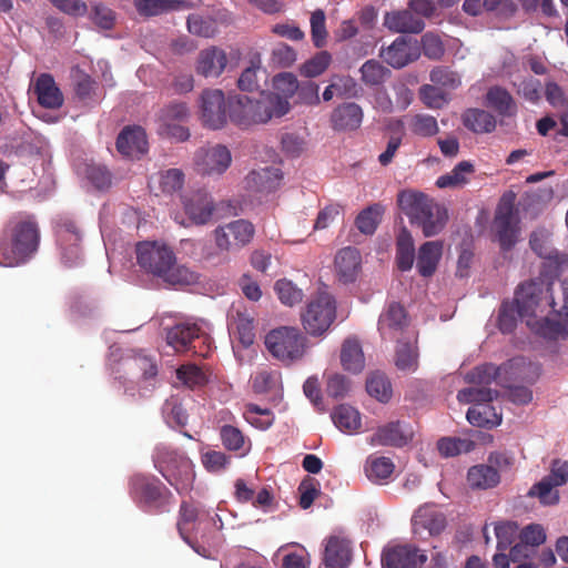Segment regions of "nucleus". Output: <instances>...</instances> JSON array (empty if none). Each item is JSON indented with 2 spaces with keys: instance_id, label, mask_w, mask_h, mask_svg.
<instances>
[{
  "instance_id": "nucleus-32",
  "label": "nucleus",
  "mask_w": 568,
  "mask_h": 568,
  "mask_svg": "<svg viewBox=\"0 0 568 568\" xmlns=\"http://www.w3.org/2000/svg\"><path fill=\"white\" fill-rule=\"evenodd\" d=\"M363 120L362 108L354 102H347L334 109L331 122L334 130L347 131L359 128Z\"/></svg>"
},
{
  "instance_id": "nucleus-45",
  "label": "nucleus",
  "mask_w": 568,
  "mask_h": 568,
  "mask_svg": "<svg viewBox=\"0 0 568 568\" xmlns=\"http://www.w3.org/2000/svg\"><path fill=\"white\" fill-rule=\"evenodd\" d=\"M474 172V165L468 161L459 162L449 173L440 175L436 185L444 187H459L468 182L467 174Z\"/></svg>"
},
{
  "instance_id": "nucleus-41",
  "label": "nucleus",
  "mask_w": 568,
  "mask_h": 568,
  "mask_svg": "<svg viewBox=\"0 0 568 568\" xmlns=\"http://www.w3.org/2000/svg\"><path fill=\"white\" fill-rule=\"evenodd\" d=\"M467 420L477 427L491 428L501 423V416L490 404L474 405L467 410Z\"/></svg>"
},
{
  "instance_id": "nucleus-64",
  "label": "nucleus",
  "mask_w": 568,
  "mask_h": 568,
  "mask_svg": "<svg viewBox=\"0 0 568 568\" xmlns=\"http://www.w3.org/2000/svg\"><path fill=\"white\" fill-rule=\"evenodd\" d=\"M204 468L210 473H221L225 470L231 462V457L221 450H207L201 456Z\"/></svg>"
},
{
  "instance_id": "nucleus-27",
  "label": "nucleus",
  "mask_w": 568,
  "mask_h": 568,
  "mask_svg": "<svg viewBox=\"0 0 568 568\" xmlns=\"http://www.w3.org/2000/svg\"><path fill=\"white\" fill-rule=\"evenodd\" d=\"M283 173L278 168L254 170L245 178L246 187L257 193H271L280 187Z\"/></svg>"
},
{
  "instance_id": "nucleus-36",
  "label": "nucleus",
  "mask_w": 568,
  "mask_h": 568,
  "mask_svg": "<svg viewBox=\"0 0 568 568\" xmlns=\"http://www.w3.org/2000/svg\"><path fill=\"white\" fill-rule=\"evenodd\" d=\"M467 481L471 488L488 489L500 481L498 471L489 465H476L469 468Z\"/></svg>"
},
{
  "instance_id": "nucleus-10",
  "label": "nucleus",
  "mask_w": 568,
  "mask_h": 568,
  "mask_svg": "<svg viewBox=\"0 0 568 568\" xmlns=\"http://www.w3.org/2000/svg\"><path fill=\"white\" fill-rule=\"evenodd\" d=\"M494 230L500 248L505 252L510 251L518 241L519 216L515 207V194L503 195L497 206Z\"/></svg>"
},
{
  "instance_id": "nucleus-31",
  "label": "nucleus",
  "mask_w": 568,
  "mask_h": 568,
  "mask_svg": "<svg viewBox=\"0 0 568 568\" xmlns=\"http://www.w3.org/2000/svg\"><path fill=\"white\" fill-rule=\"evenodd\" d=\"M486 105L503 118H515L518 105L514 97L500 85L490 87L485 95Z\"/></svg>"
},
{
  "instance_id": "nucleus-50",
  "label": "nucleus",
  "mask_w": 568,
  "mask_h": 568,
  "mask_svg": "<svg viewBox=\"0 0 568 568\" xmlns=\"http://www.w3.org/2000/svg\"><path fill=\"white\" fill-rule=\"evenodd\" d=\"M200 519L203 518L200 517L199 509L187 501H182L179 510V520L176 524L179 534L182 539L192 531V527L196 526Z\"/></svg>"
},
{
  "instance_id": "nucleus-19",
  "label": "nucleus",
  "mask_w": 568,
  "mask_h": 568,
  "mask_svg": "<svg viewBox=\"0 0 568 568\" xmlns=\"http://www.w3.org/2000/svg\"><path fill=\"white\" fill-rule=\"evenodd\" d=\"M412 526L415 535H422L426 530L429 536H438L445 530L447 518L436 506L424 505L413 515Z\"/></svg>"
},
{
  "instance_id": "nucleus-37",
  "label": "nucleus",
  "mask_w": 568,
  "mask_h": 568,
  "mask_svg": "<svg viewBox=\"0 0 568 568\" xmlns=\"http://www.w3.org/2000/svg\"><path fill=\"white\" fill-rule=\"evenodd\" d=\"M220 438L225 449L244 456L251 448V442L241 429L232 425H223L220 428Z\"/></svg>"
},
{
  "instance_id": "nucleus-38",
  "label": "nucleus",
  "mask_w": 568,
  "mask_h": 568,
  "mask_svg": "<svg viewBox=\"0 0 568 568\" xmlns=\"http://www.w3.org/2000/svg\"><path fill=\"white\" fill-rule=\"evenodd\" d=\"M384 213L385 206L381 203H374L358 213L355 225L361 233L372 235L381 223Z\"/></svg>"
},
{
  "instance_id": "nucleus-25",
  "label": "nucleus",
  "mask_w": 568,
  "mask_h": 568,
  "mask_svg": "<svg viewBox=\"0 0 568 568\" xmlns=\"http://www.w3.org/2000/svg\"><path fill=\"white\" fill-rule=\"evenodd\" d=\"M227 328L240 344L247 348L255 341L254 316L247 310H235L229 317Z\"/></svg>"
},
{
  "instance_id": "nucleus-14",
  "label": "nucleus",
  "mask_w": 568,
  "mask_h": 568,
  "mask_svg": "<svg viewBox=\"0 0 568 568\" xmlns=\"http://www.w3.org/2000/svg\"><path fill=\"white\" fill-rule=\"evenodd\" d=\"M57 242L64 265H77L81 260V232L70 219H60L55 225Z\"/></svg>"
},
{
  "instance_id": "nucleus-55",
  "label": "nucleus",
  "mask_w": 568,
  "mask_h": 568,
  "mask_svg": "<svg viewBox=\"0 0 568 568\" xmlns=\"http://www.w3.org/2000/svg\"><path fill=\"white\" fill-rule=\"evenodd\" d=\"M98 83L88 74H81L75 82V95L85 105L97 103L99 98L97 95Z\"/></svg>"
},
{
  "instance_id": "nucleus-42",
  "label": "nucleus",
  "mask_w": 568,
  "mask_h": 568,
  "mask_svg": "<svg viewBox=\"0 0 568 568\" xmlns=\"http://www.w3.org/2000/svg\"><path fill=\"white\" fill-rule=\"evenodd\" d=\"M332 419L335 426L345 433H354L361 427V415L349 405L337 406L332 414Z\"/></svg>"
},
{
  "instance_id": "nucleus-8",
  "label": "nucleus",
  "mask_w": 568,
  "mask_h": 568,
  "mask_svg": "<svg viewBox=\"0 0 568 568\" xmlns=\"http://www.w3.org/2000/svg\"><path fill=\"white\" fill-rule=\"evenodd\" d=\"M514 302L520 317H532L542 314L547 307L556 312L551 293V284L542 280H531L518 286Z\"/></svg>"
},
{
  "instance_id": "nucleus-62",
  "label": "nucleus",
  "mask_w": 568,
  "mask_h": 568,
  "mask_svg": "<svg viewBox=\"0 0 568 568\" xmlns=\"http://www.w3.org/2000/svg\"><path fill=\"white\" fill-rule=\"evenodd\" d=\"M273 87L277 91V95L288 102V98H292L300 88L297 78L291 72H282L274 77Z\"/></svg>"
},
{
  "instance_id": "nucleus-15",
  "label": "nucleus",
  "mask_w": 568,
  "mask_h": 568,
  "mask_svg": "<svg viewBox=\"0 0 568 568\" xmlns=\"http://www.w3.org/2000/svg\"><path fill=\"white\" fill-rule=\"evenodd\" d=\"M394 69H402L420 57V45L417 40L397 37L387 48H382L379 54Z\"/></svg>"
},
{
  "instance_id": "nucleus-22",
  "label": "nucleus",
  "mask_w": 568,
  "mask_h": 568,
  "mask_svg": "<svg viewBox=\"0 0 568 568\" xmlns=\"http://www.w3.org/2000/svg\"><path fill=\"white\" fill-rule=\"evenodd\" d=\"M335 272L339 282L354 283L361 272L362 257L355 247H343L335 256Z\"/></svg>"
},
{
  "instance_id": "nucleus-1",
  "label": "nucleus",
  "mask_w": 568,
  "mask_h": 568,
  "mask_svg": "<svg viewBox=\"0 0 568 568\" xmlns=\"http://www.w3.org/2000/svg\"><path fill=\"white\" fill-rule=\"evenodd\" d=\"M41 231L33 214L11 215L0 233V266L16 267L30 262L39 251Z\"/></svg>"
},
{
  "instance_id": "nucleus-57",
  "label": "nucleus",
  "mask_w": 568,
  "mask_h": 568,
  "mask_svg": "<svg viewBox=\"0 0 568 568\" xmlns=\"http://www.w3.org/2000/svg\"><path fill=\"white\" fill-rule=\"evenodd\" d=\"M176 377L190 388L201 387L207 382L205 373L194 364L180 366L176 369Z\"/></svg>"
},
{
  "instance_id": "nucleus-58",
  "label": "nucleus",
  "mask_w": 568,
  "mask_h": 568,
  "mask_svg": "<svg viewBox=\"0 0 568 568\" xmlns=\"http://www.w3.org/2000/svg\"><path fill=\"white\" fill-rule=\"evenodd\" d=\"M184 173L180 169H169L160 172L159 186L165 194H173L182 190Z\"/></svg>"
},
{
  "instance_id": "nucleus-7",
  "label": "nucleus",
  "mask_w": 568,
  "mask_h": 568,
  "mask_svg": "<svg viewBox=\"0 0 568 568\" xmlns=\"http://www.w3.org/2000/svg\"><path fill=\"white\" fill-rule=\"evenodd\" d=\"M267 351L285 364L301 359L306 351V337L296 327L281 326L265 336Z\"/></svg>"
},
{
  "instance_id": "nucleus-5",
  "label": "nucleus",
  "mask_w": 568,
  "mask_h": 568,
  "mask_svg": "<svg viewBox=\"0 0 568 568\" xmlns=\"http://www.w3.org/2000/svg\"><path fill=\"white\" fill-rule=\"evenodd\" d=\"M155 469L180 495L187 494L195 480L194 465L183 453L160 444L152 455Z\"/></svg>"
},
{
  "instance_id": "nucleus-59",
  "label": "nucleus",
  "mask_w": 568,
  "mask_h": 568,
  "mask_svg": "<svg viewBox=\"0 0 568 568\" xmlns=\"http://www.w3.org/2000/svg\"><path fill=\"white\" fill-rule=\"evenodd\" d=\"M414 255L415 250L412 237L409 235L400 236L397 240L396 252V261L398 268L403 272L410 270L414 264Z\"/></svg>"
},
{
  "instance_id": "nucleus-54",
  "label": "nucleus",
  "mask_w": 568,
  "mask_h": 568,
  "mask_svg": "<svg viewBox=\"0 0 568 568\" xmlns=\"http://www.w3.org/2000/svg\"><path fill=\"white\" fill-rule=\"evenodd\" d=\"M497 395V392H494L493 389L488 387H468L460 389L457 394V399L460 403H474L475 405L480 404H490L495 396Z\"/></svg>"
},
{
  "instance_id": "nucleus-44",
  "label": "nucleus",
  "mask_w": 568,
  "mask_h": 568,
  "mask_svg": "<svg viewBox=\"0 0 568 568\" xmlns=\"http://www.w3.org/2000/svg\"><path fill=\"white\" fill-rule=\"evenodd\" d=\"M395 466L390 458L371 456L365 464V474L371 481L379 483L389 478Z\"/></svg>"
},
{
  "instance_id": "nucleus-60",
  "label": "nucleus",
  "mask_w": 568,
  "mask_h": 568,
  "mask_svg": "<svg viewBox=\"0 0 568 568\" xmlns=\"http://www.w3.org/2000/svg\"><path fill=\"white\" fill-rule=\"evenodd\" d=\"M439 453L445 457H453L462 453H468L474 448V443L462 438H442L437 443Z\"/></svg>"
},
{
  "instance_id": "nucleus-49",
  "label": "nucleus",
  "mask_w": 568,
  "mask_h": 568,
  "mask_svg": "<svg viewBox=\"0 0 568 568\" xmlns=\"http://www.w3.org/2000/svg\"><path fill=\"white\" fill-rule=\"evenodd\" d=\"M186 24L189 32L196 37L212 38L217 32L216 20L211 17L190 14Z\"/></svg>"
},
{
  "instance_id": "nucleus-61",
  "label": "nucleus",
  "mask_w": 568,
  "mask_h": 568,
  "mask_svg": "<svg viewBox=\"0 0 568 568\" xmlns=\"http://www.w3.org/2000/svg\"><path fill=\"white\" fill-rule=\"evenodd\" d=\"M495 535L497 538V549L504 551L519 537L518 525L513 521L500 523L495 526Z\"/></svg>"
},
{
  "instance_id": "nucleus-23",
  "label": "nucleus",
  "mask_w": 568,
  "mask_h": 568,
  "mask_svg": "<svg viewBox=\"0 0 568 568\" xmlns=\"http://www.w3.org/2000/svg\"><path fill=\"white\" fill-rule=\"evenodd\" d=\"M408 326L407 313L399 303L393 302L378 320V331L383 338H396Z\"/></svg>"
},
{
  "instance_id": "nucleus-30",
  "label": "nucleus",
  "mask_w": 568,
  "mask_h": 568,
  "mask_svg": "<svg viewBox=\"0 0 568 568\" xmlns=\"http://www.w3.org/2000/svg\"><path fill=\"white\" fill-rule=\"evenodd\" d=\"M412 439V433L404 429L399 422H390L377 428L376 433L369 438L373 446H393L403 447Z\"/></svg>"
},
{
  "instance_id": "nucleus-56",
  "label": "nucleus",
  "mask_w": 568,
  "mask_h": 568,
  "mask_svg": "<svg viewBox=\"0 0 568 568\" xmlns=\"http://www.w3.org/2000/svg\"><path fill=\"white\" fill-rule=\"evenodd\" d=\"M91 20L103 30H112L115 26L116 13L106 4L95 2L91 6Z\"/></svg>"
},
{
  "instance_id": "nucleus-29",
  "label": "nucleus",
  "mask_w": 568,
  "mask_h": 568,
  "mask_svg": "<svg viewBox=\"0 0 568 568\" xmlns=\"http://www.w3.org/2000/svg\"><path fill=\"white\" fill-rule=\"evenodd\" d=\"M39 104L47 109H59L63 104V94L58 88L53 77L49 73H41L33 88Z\"/></svg>"
},
{
  "instance_id": "nucleus-39",
  "label": "nucleus",
  "mask_w": 568,
  "mask_h": 568,
  "mask_svg": "<svg viewBox=\"0 0 568 568\" xmlns=\"http://www.w3.org/2000/svg\"><path fill=\"white\" fill-rule=\"evenodd\" d=\"M417 338L413 336L410 341L399 342L396 348V367L404 372H415L418 367V352L416 346Z\"/></svg>"
},
{
  "instance_id": "nucleus-18",
  "label": "nucleus",
  "mask_w": 568,
  "mask_h": 568,
  "mask_svg": "<svg viewBox=\"0 0 568 568\" xmlns=\"http://www.w3.org/2000/svg\"><path fill=\"white\" fill-rule=\"evenodd\" d=\"M427 560V556L410 545H398L384 549L382 566L384 568H418Z\"/></svg>"
},
{
  "instance_id": "nucleus-51",
  "label": "nucleus",
  "mask_w": 568,
  "mask_h": 568,
  "mask_svg": "<svg viewBox=\"0 0 568 568\" xmlns=\"http://www.w3.org/2000/svg\"><path fill=\"white\" fill-rule=\"evenodd\" d=\"M408 128L415 135L429 138L438 133L437 120L429 114H415L409 119Z\"/></svg>"
},
{
  "instance_id": "nucleus-48",
  "label": "nucleus",
  "mask_w": 568,
  "mask_h": 568,
  "mask_svg": "<svg viewBox=\"0 0 568 568\" xmlns=\"http://www.w3.org/2000/svg\"><path fill=\"white\" fill-rule=\"evenodd\" d=\"M367 393L382 403H387L392 397L389 379L382 373H373L366 381Z\"/></svg>"
},
{
  "instance_id": "nucleus-47",
  "label": "nucleus",
  "mask_w": 568,
  "mask_h": 568,
  "mask_svg": "<svg viewBox=\"0 0 568 568\" xmlns=\"http://www.w3.org/2000/svg\"><path fill=\"white\" fill-rule=\"evenodd\" d=\"M559 485L548 476L531 486L528 491L529 497H537L542 505H556L559 501V493L556 489Z\"/></svg>"
},
{
  "instance_id": "nucleus-34",
  "label": "nucleus",
  "mask_w": 568,
  "mask_h": 568,
  "mask_svg": "<svg viewBox=\"0 0 568 568\" xmlns=\"http://www.w3.org/2000/svg\"><path fill=\"white\" fill-rule=\"evenodd\" d=\"M443 243L440 241L425 242L418 250L416 267L424 277L432 276L440 261Z\"/></svg>"
},
{
  "instance_id": "nucleus-16",
  "label": "nucleus",
  "mask_w": 568,
  "mask_h": 568,
  "mask_svg": "<svg viewBox=\"0 0 568 568\" xmlns=\"http://www.w3.org/2000/svg\"><path fill=\"white\" fill-rule=\"evenodd\" d=\"M231 161V152L221 144L201 148L194 158L195 169L203 175L222 174L227 170Z\"/></svg>"
},
{
  "instance_id": "nucleus-4",
  "label": "nucleus",
  "mask_w": 568,
  "mask_h": 568,
  "mask_svg": "<svg viewBox=\"0 0 568 568\" xmlns=\"http://www.w3.org/2000/svg\"><path fill=\"white\" fill-rule=\"evenodd\" d=\"M288 110L290 103L274 93H262L256 100L247 95L230 99V120L240 128L266 123L273 116L285 115Z\"/></svg>"
},
{
  "instance_id": "nucleus-12",
  "label": "nucleus",
  "mask_w": 568,
  "mask_h": 568,
  "mask_svg": "<svg viewBox=\"0 0 568 568\" xmlns=\"http://www.w3.org/2000/svg\"><path fill=\"white\" fill-rule=\"evenodd\" d=\"M189 116L190 110L185 102L172 101L163 105L156 113L160 134L176 141H186L190 138V132L182 123Z\"/></svg>"
},
{
  "instance_id": "nucleus-40",
  "label": "nucleus",
  "mask_w": 568,
  "mask_h": 568,
  "mask_svg": "<svg viewBox=\"0 0 568 568\" xmlns=\"http://www.w3.org/2000/svg\"><path fill=\"white\" fill-rule=\"evenodd\" d=\"M343 367L353 373H359L365 366V358L361 344L356 339H346L341 351Z\"/></svg>"
},
{
  "instance_id": "nucleus-20",
  "label": "nucleus",
  "mask_w": 568,
  "mask_h": 568,
  "mask_svg": "<svg viewBox=\"0 0 568 568\" xmlns=\"http://www.w3.org/2000/svg\"><path fill=\"white\" fill-rule=\"evenodd\" d=\"M197 339H203L204 342L206 336L196 324L180 323L166 331V342L178 353L192 351L196 354L197 351L194 343Z\"/></svg>"
},
{
  "instance_id": "nucleus-35",
  "label": "nucleus",
  "mask_w": 568,
  "mask_h": 568,
  "mask_svg": "<svg viewBox=\"0 0 568 568\" xmlns=\"http://www.w3.org/2000/svg\"><path fill=\"white\" fill-rule=\"evenodd\" d=\"M351 561V545L347 539L332 536L328 538L324 562L329 568H345Z\"/></svg>"
},
{
  "instance_id": "nucleus-6",
  "label": "nucleus",
  "mask_w": 568,
  "mask_h": 568,
  "mask_svg": "<svg viewBox=\"0 0 568 568\" xmlns=\"http://www.w3.org/2000/svg\"><path fill=\"white\" fill-rule=\"evenodd\" d=\"M130 484L132 497L146 511L164 513L173 501L171 490L155 476L135 475Z\"/></svg>"
},
{
  "instance_id": "nucleus-33",
  "label": "nucleus",
  "mask_w": 568,
  "mask_h": 568,
  "mask_svg": "<svg viewBox=\"0 0 568 568\" xmlns=\"http://www.w3.org/2000/svg\"><path fill=\"white\" fill-rule=\"evenodd\" d=\"M463 125L475 134L491 133L497 121L493 113L478 108H469L462 114Z\"/></svg>"
},
{
  "instance_id": "nucleus-3",
  "label": "nucleus",
  "mask_w": 568,
  "mask_h": 568,
  "mask_svg": "<svg viewBox=\"0 0 568 568\" xmlns=\"http://www.w3.org/2000/svg\"><path fill=\"white\" fill-rule=\"evenodd\" d=\"M397 204L409 219L410 224L419 227L425 237L439 234L447 224L446 206L423 192L400 191L397 194Z\"/></svg>"
},
{
  "instance_id": "nucleus-13",
  "label": "nucleus",
  "mask_w": 568,
  "mask_h": 568,
  "mask_svg": "<svg viewBox=\"0 0 568 568\" xmlns=\"http://www.w3.org/2000/svg\"><path fill=\"white\" fill-rule=\"evenodd\" d=\"M201 120L204 126L219 130L225 126L230 118V100L220 89H205L201 94Z\"/></svg>"
},
{
  "instance_id": "nucleus-46",
  "label": "nucleus",
  "mask_w": 568,
  "mask_h": 568,
  "mask_svg": "<svg viewBox=\"0 0 568 568\" xmlns=\"http://www.w3.org/2000/svg\"><path fill=\"white\" fill-rule=\"evenodd\" d=\"M362 81L368 87L382 85L390 75L392 71L381 62L367 60L359 69Z\"/></svg>"
},
{
  "instance_id": "nucleus-17",
  "label": "nucleus",
  "mask_w": 568,
  "mask_h": 568,
  "mask_svg": "<svg viewBox=\"0 0 568 568\" xmlns=\"http://www.w3.org/2000/svg\"><path fill=\"white\" fill-rule=\"evenodd\" d=\"M183 540L199 555L211 558L217 547L220 536L214 524L209 519H200L192 531Z\"/></svg>"
},
{
  "instance_id": "nucleus-24",
  "label": "nucleus",
  "mask_w": 568,
  "mask_h": 568,
  "mask_svg": "<svg viewBox=\"0 0 568 568\" xmlns=\"http://www.w3.org/2000/svg\"><path fill=\"white\" fill-rule=\"evenodd\" d=\"M227 64L226 52L217 47H210L200 51L196 60V73L204 78H217Z\"/></svg>"
},
{
  "instance_id": "nucleus-28",
  "label": "nucleus",
  "mask_w": 568,
  "mask_h": 568,
  "mask_svg": "<svg viewBox=\"0 0 568 568\" xmlns=\"http://www.w3.org/2000/svg\"><path fill=\"white\" fill-rule=\"evenodd\" d=\"M384 26L396 33H420L425 22L409 9L388 12L384 18Z\"/></svg>"
},
{
  "instance_id": "nucleus-26",
  "label": "nucleus",
  "mask_w": 568,
  "mask_h": 568,
  "mask_svg": "<svg viewBox=\"0 0 568 568\" xmlns=\"http://www.w3.org/2000/svg\"><path fill=\"white\" fill-rule=\"evenodd\" d=\"M118 151L129 158H140L148 152L145 131L140 126L124 128L116 139Z\"/></svg>"
},
{
  "instance_id": "nucleus-21",
  "label": "nucleus",
  "mask_w": 568,
  "mask_h": 568,
  "mask_svg": "<svg viewBox=\"0 0 568 568\" xmlns=\"http://www.w3.org/2000/svg\"><path fill=\"white\" fill-rule=\"evenodd\" d=\"M184 212L189 219L196 225L207 224L215 210L211 195L202 190H197L186 196L183 201Z\"/></svg>"
},
{
  "instance_id": "nucleus-63",
  "label": "nucleus",
  "mask_w": 568,
  "mask_h": 568,
  "mask_svg": "<svg viewBox=\"0 0 568 568\" xmlns=\"http://www.w3.org/2000/svg\"><path fill=\"white\" fill-rule=\"evenodd\" d=\"M419 98L429 109H440L447 103V97L445 92L437 85H422L419 88Z\"/></svg>"
},
{
  "instance_id": "nucleus-2",
  "label": "nucleus",
  "mask_w": 568,
  "mask_h": 568,
  "mask_svg": "<svg viewBox=\"0 0 568 568\" xmlns=\"http://www.w3.org/2000/svg\"><path fill=\"white\" fill-rule=\"evenodd\" d=\"M136 261L143 271L170 285H189L196 280L195 273L189 267L176 264L173 250L164 243H138Z\"/></svg>"
},
{
  "instance_id": "nucleus-43",
  "label": "nucleus",
  "mask_w": 568,
  "mask_h": 568,
  "mask_svg": "<svg viewBox=\"0 0 568 568\" xmlns=\"http://www.w3.org/2000/svg\"><path fill=\"white\" fill-rule=\"evenodd\" d=\"M265 75V70L262 68L260 54L254 55L250 65L243 70L239 80L237 87L242 91L252 92L260 89V79Z\"/></svg>"
},
{
  "instance_id": "nucleus-9",
  "label": "nucleus",
  "mask_w": 568,
  "mask_h": 568,
  "mask_svg": "<svg viewBox=\"0 0 568 568\" xmlns=\"http://www.w3.org/2000/svg\"><path fill=\"white\" fill-rule=\"evenodd\" d=\"M336 317V305L334 297L327 292H318L302 314L304 329L312 336L324 334Z\"/></svg>"
},
{
  "instance_id": "nucleus-52",
  "label": "nucleus",
  "mask_w": 568,
  "mask_h": 568,
  "mask_svg": "<svg viewBox=\"0 0 568 568\" xmlns=\"http://www.w3.org/2000/svg\"><path fill=\"white\" fill-rule=\"evenodd\" d=\"M274 290L278 300L287 306L301 303L304 296L303 291L286 278L278 280Z\"/></svg>"
},
{
  "instance_id": "nucleus-11",
  "label": "nucleus",
  "mask_w": 568,
  "mask_h": 568,
  "mask_svg": "<svg viewBox=\"0 0 568 568\" xmlns=\"http://www.w3.org/2000/svg\"><path fill=\"white\" fill-rule=\"evenodd\" d=\"M212 235L220 252H237L252 242L255 226L247 220L239 219L219 225L213 230Z\"/></svg>"
},
{
  "instance_id": "nucleus-53",
  "label": "nucleus",
  "mask_w": 568,
  "mask_h": 568,
  "mask_svg": "<svg viewBox=\"0 0 568 568\" xmlns=\"http://www.w3.org/2000/svg\"><path fill=\"white\" fill-rule=\"evenodd\" d=\"M332 61V57L327 51L317 52L312 59L301 65V74L306 78H315L326 71Z\"/></svg>"
}]
</instances>
